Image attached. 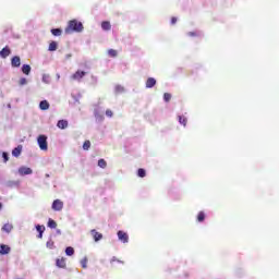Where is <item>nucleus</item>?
I'll list each match as a JSON object with an SVG mask.
<instances>
[{
  "label": "nucleus",
  "instance_id": "6",
  "mask_svg": "<svg viewBox=\"0 0 279 279\" xmlns=\"http://www.w3.org/2000/svg\"><path fill=\"white\" fill-rule=\"evenodd\" d=\"M118 239H119L122 243H129V234L125 233V232L122 231V230L118 231Z\"/></svg>",
  "mask_w": 279,
  "mask_h": 279
},
{
  "label": "nucleus",
  "instance_id": "27",
  "mask_svg": "<svg viewBox=\"0 0 279 279\" xmlns=\"http://www.w3.org/2000/svg\"><path fill=\"white\" fill-rule=\"evenodd\" d=\"M46 247H48L49 250H53L54 247L53 240H48V242H46Z\"/></svg>",
  "mask_w": 279,
  "mask_h": 279
},
{
  "label": "nucleus",
  "instance_id": "19",
  "mask_svg": "<svg viewBox=\"0 0 279 279\" xmlns=\"http://www.w3.org/2000/svg\"><path fill=\"white\" fill-rule=\"evenodd\" d=\"M50 33L54 36V37H60L62 35V31L60 28H52V31H50Z\"/></svg>",
  "mask_w": 279,
  "mask_h": 279
},
{
  "label": "nucleus",
  "instance_id": "5",
  "mask_svg": "<svg viewBox=\"0 0 279 279\" xmlns=\"http://www.w3.org/2000/svg\"><path fill=\"white\" fill-rule=\"evenodd\" d=\"M90 235L95 242H100L104 238L102 233H99L97 230H90Z\"/></svg>",
  "mask_w": 279,
  "mask_h": 279
},
{
  "label": "nucleus",
  "instance_id": "9",
  "mask_svg": "<svg viewBox=\"0 0 279 279\" xmlns=\"http://www.w3.org/2000/svg\"><path fill=\"white\" fill-rule=\"evenodd\" d=\"M12 68L21 66V58L19 56H14L11 60Z\"/></svg>",
  "mask_w": 279,
  "mask_h": 279
},
{
  "label": "nucleus",
  "instance_id": "1",
  "mask_svg": "<svg viewBox=\"0 0 279 279\" xmlns=\"http://www.w3.org/2000/svg\"><path fill=\"white\" fill-rule=\"evenodd\" d=\"M84 26L83 23L76 20L69 21L68 26L64 28V34L70 35L73 33L83 32Z\"/></svg>",
  "mask_w": 279,
  "mask_h": 279
},
{
  "label": "nucleus",
  "instance_id": "23",
  "mask_svg": "<svg viewBox=\"0 0 279 279\" xmlns=\"http://www.w3.org/2000/svg\"><path fill=\"white\" fill-rule=\"evenodd\" d=\"M204 219H206V214H204L203 211H199L197 215V221L202 223Z\"/></svg>",
  "mask_w": 279,
  "mask_h": 279
},
{
  "label": "nucleus",
  "instance_id": "7",
  "mask_svg": "<svg viewBox=\"0 0 279 279\" xmlns=\"http://www.w3.org/2000/svg\"><path fill=\"white\" fill-rule=\"evenodd\" d=\"M9 253H11V247L7 244H0V255H8Z\"/></svg>",
  "mask_w": 279,
  "mask_h": 279
},
{
  "label": "nucleus",
  "instance_id": "30",
  "mask_svg": "<svg viewBox=\"0 0 279 279\" xmlns=\"http://www.w3.org/2000/svg\"><path fill=\"white\" fill-rule=\"evenodd\" d=\"M84 150H89L90 148V141H85L84 145L82 146Z\"/></svg>",
  "mask_w": 279,
  "mask_h": 279
},
{
  "label": "nucleus",
  "instance_id": "29",
  "mask_svg": "<svg viewBox=\"0 0 279 279\" xmlns=\"http://www.w3.org/2000/svg\"><path fill=\"white\" fill-rule=\"evenodd\" d=\"M179 121L182 124V126H185L187 124V119L185 117L180 116Z\"/></svg>",
  "mask_w": 279,
  "mask_h": 279
},
{
  "label": "nucleus",
  "instance_id": "15",
  "mask_svg": "<svg viewBox=\"0 0 279 279\" xmlns=\"http://www.w3.org/2000/svg\"><path fill=\"white\" fill-rule=\"evenodd\" d=\"M36 231L39 232V234L37 235V239H43V234L45 232V227L44 226H36Z\"/></svg>",
  "mask_w": 279,
  "mask_h": 279
},
{
  "label": "nucleus",
  "instance_id": "35",
  "mask_svg": "<svg viewBox=\"0 0 279 279\" xmlns=\"http://www.w3.org/2000/svg\"><path fill=\"white\" fill-rule=\"evenodd\" d=\"M113 263L124 264V262H121V260L117 259V257H112L111 264H113Z\"/></svg>",
  "mask_w": 279,
  "mask_h": 279
},
{
  "label": "nucleus",
  "instance_id": "2",
  "mask_svg": "<svg viewBox=\"0 0 279 279\" xmlns=\"http://www.w3.org/2000/svg\"><path fill=\"white\" fill-rule=\"evenodd\" d=\"M48 137L47 135L40 134L37 136V145L39 146L40 150L47 151L48 150Z\"/></svg>",
  "mask_w": 279,
  "mask_h": 279
},
{
  "label": "nucleus",
  "instance_id": "12",
  "mask_svg": "<svg viewBox=\"0 0 279 279\" xmlns=\"http://www.w3.org/2000/svg\"><path fill=\"white\" fill-rule=\"evenodd\" d=\"M21 154H22V145H19L16 148L12 150V156L14 158H20Z\"/></svg>",
  "mask_w": 279,
  "mask_h": 279
},
{
  "label": "nucleus",
  "instance_id": "3",
  "mask_svg": "<svg viewBox=\"0 0 279 279\" xmlns=\"http://www.w3.org/2000/svg\"><path fill=\"white\" fill-rule=\"evenodd\" d=\"M64 208V202L61 199H54L52 203V209L53 211H62V209Z\"/></svg>",
  "mask_w": 279,
  "mask_h": 279
},
{
  "label": "nucleus",
  "instance_id": "38",
  "mask_svg": "<svg viewBox=\"0 0 279 279\" xmlns=\"http://www.w3.org/2000/svg\"><path fill=\"white\" fill-rule=\"evenodd\" d=\"M3 159H4V162H7L9 160V156L7 153H3Z\"/></svg>",
  "mask_w": 279,
  "mask_h": 279
},
{
  "label": "nucleus",
  "instance_id": "32",
  "mask_svg": "<svg viewBox=\"0 0 279 279\" xmlns=\"http://www.w3.org/2000/svg\"><path fill=\"white\" fill-rule=\"evenodd\" d=\"M86 264H88V259L86 257H84V259L81 260V266L82 268H86Z\"/></svg>",
  "mask_w": 279,
  "mask_h": 279
},
{
  "label": "nucleus",
  "instance_id": "14",
  "mask_svg": "<svg viewBox=\"0 0 279 279\" xmlns=\"http://www.w3.org/2000/svg\"><path fill=\"white\" fill-rule=\"evenodd\" d=\"M100 27L102 28V31H111V24L109 21H104L102 24H100Z\"/></svg>",
  "mask_w": 279,
  "mask_h": 279
},
{
  "label": "nucleus",
  "instance_id": "28",
  "mask_svg": "<svg viewBox=\"0 0 279 279\" xmlns=\"http://www.w3.org/2000/svg\"><path fill=\"white\" fill-rule=\"evenodd\" d=\"M171 100V94L170 93H163V101L170 102Z\"/></svg>",
  "mask_w": 279,
  "mask_h": 279
},
{
  "label": "nucleus",
  "instance_id": "18",
  "mask_svg": "<svg viewBox=\"0 0 279 279\" xmlns=\"http://www.w3.org/2000/svg\"><path fill=\"white\" fill-rule=\"evenodd\" d=\"M68 126V121L66 120H59L58 121V128L61 130H65Z\"/></svg>",
  "mask_w": 279,
  "mask_h": 279
},
{
  "label": "nucleus",
  "instance_id": "31",
  "mask_svg": "<svg viewBox=\"0 0 279 279\" xmlns=\"http://www.w3.org/2000/svg\"><path fill=\"white\" fill-rule=\"evenodd\" d=\"M146 173H145V170L144 168H140L138 169V178H145Z\"/></svg>",
  "mask_w": 279,
  "mask_h": 279
},
{
  "label": "nucleus",
  "instance_id": "4",
  "mask_svg": "<svg viewBox=\"0 0 279 279\" xmlns=\"http://www.w3.org/2000/svg\"><path fill=\"white\" fill-rule=\"evenodd\" d=\"M85 75H86V72L77 70L75 73H73L71 78L73 81L81 82V80H83Z\"/></svg>",
  "mask_w": 279,
  "mask_h": 279
},
{
  "label": "nucleus",
  "instance_id": "13",
  "mask_svg": "<svg viewBox=\"0 0 279 279\" xmlns=\"http://www.w3.org/2000/svg\"><path fill=\"white\" fill-rule=\"evenodd\" d=\"M57 267L62 268V269H64L66 267L64 257L57 259Z\"/></svg>",
  "mask_w": 279,
  "mask_h": 279
},
{
  "label": "nucleus",
  "instance_id": "25",
  "mask_svg": "<svg viewBox=\"0 0 279 279\" xmlns=\"http://www.w3.org/2000/svg\"><path fill=\"white\" fill-rule=\"evenodd\" d=\"M57 222H56V220H52V219H49L48 220V227L50 228V229H57Z\"/></svg>",
  "mask_w": 279,
  "mask_h": 279
},
{
  "label": "nucleus",
  "instance_id": "36",
  "mask_svg": "<svg viewBox=\"0 0 279 279\" xmlns=\"http://www.w3.org/2000/svg\"><path fill=\"white\" fill-rule=\"evenodd\" d=\"M105 114H106L108 118H111V117L113 116V113H112L111 110L105 111Z\"/></svg>",
  "mask_w": 279,
  "mask_h": 279
},
{
  "label": "nucleus",
  "instance_id": "22",
  "mask_svg": "<svg viewBox=\"0 0 279 279\" xmlns=\"http://www.w3.org/2000/svg\"><path fill=\"white\" fill-rule=\"evenodd\" d=\"M118 54H119V52L116 49L108 50L109 58H117Z\"/></svg>",
  "mask_w": 279,
  "mask_h": 279
},
{
  "label": "nucleus",
  "instance_id": "20",
  "mask_svg": "<svg viewBox=\"0 0 279 279\" xmlns=\"http://www.w3.org/2000/svg\"><path fill=\"white\" fill-rule=\"evenodd\" d=\"M22 72L25 75H29V73H31V65H27V64L22 65Z\"/></svg>",
  "mask_w": 279,
  "mask_h": 279
},
{
  "label": "nucleus",
  "instance_id": "16",
  "mask_svg": "<svg viewBox=\"0 0 279 279\" xmlns=\"http://www.w3.org/2000/svg\"><path fill=\"white\" fill-rule=\"evenodd\" d=\"M39 108L41 109V110H48L49 109V102L47 101V100H41L40 102H39Z\"/></svg>",
  "mask_w": 279,
  "mask_h": 279
},
{
  "label": "nucleus",
  "instance_id": "37",
  "mask_svg": "<svg viewBox=\"0 0 279 279\" xmlns=\"http://www.w3.org/2000/svg\"><path fill=\"white\" fill-rule=\"evenodd\" d=\"M175 23H178V17H171V24L174 25Z\"/></svg>",
  "mask_w": 279,
  "mask_h": 279
},
{
  "label": "nucleus",
  "instance_id": "8",
  "mask_svg": "<svg viewBox=\"0 0 279 279\" xmlns=\"http://www.w3.org/2000/svg\"><path fill=\"white\" fill-rule=\"evenodd\" d=\"M11 54V49L5 46L1 51H0V58H8Z\"/></svg>",
  "mask_w": 279,
  "mask_h": 279
},
{
  "label": "nucleus",
  "instance_id": "11",
  "mask_svg": "<svg viewBox=\"0 0 279 279\" xmlns=\"http://www.w3.org/2000/svg\"><path fill=\"white\" fill-rule=\"evenodd\" d=\"M156 78L149 77L146 80L145 87L146 88H153L156 85Z\"/></svg>",
  "mask_w": 279,
  "mask_h": 279
},
{
  "label": "nucleus",
  "instance_id": "34",
  "mask_svg": "<svg viewBox=\"0 0 279 279\" xmlns=\"http://www.w3.org/2000/svg\"><path fill=\"white\" fill-rule=\"evenodd\" d=\"M187 36H189V37H197L198 34H197L196 32H189V33H187Z\"/></svg>",
  "mask_w": 279,
  "mask_h": 279
},
{
  "label": "nucleus",
  "instance_id": "33",
  "mask_svg": "<svg viewBox=\"0 0 279 279\" xmlns=\"http://www.w3.org/2000/svg\"><path fill=\"white\" fill-rule=\"evenodd\" d=\"M26 84H27L26 78L22 77L21 80H19V85L24 86Z\"/></svg>",
  "mask_w": 279,
  "mask_h": 279
},
{
  "label": "nucleus",
  "instance_id": "26",
  "mask_svg": "<svg viewBox=\"0 0 279 279\" xmlns=\"http://www.w3.org/2000/svg\"><path fill=\"white\" fill-rule=\"evenodd\" d=\"M74 247H66V250H64V253L66 254V256L71 257L72 255H74Z\"/></svg>",
  "mask_w": 279,
  "mask_h": 279
},
{
  "label": "nucleus",
  "instance_id": "21",
  "mask_svg": "<svg viewBox=\"0 0 279 279\" xmlns=\"http://www.w3.org/2000/svg\"><path fill=\"white\" fill-rule=\"evenodd\" d=\"M57 49H58L57 41H52L49 44V48H48L49 51H57Z\"/></svg>",
  "mask_w": 279,
  "mask_h": 279
},
{
  "label": "nucleus",
  "instance_id": "17",
  "mask_svg": "<svg viewBox=\"0 0 279 279\" xmlns=\"http://www.w3.org/2000/svg\"><path fill=\"white\" fill-rule=\"evenodd\" d=\"M12 230L13 226L11 223H4V226L2 227L3 232L11 233Z\"/></svg>",
  "mask_w": 279,
  "mask_h": 279
},
{
  "label": "nucleus",
  "instance_id": "24",
  "mask_svg": "<svg viewBox=\"0 0 279 279\" xmlns=\"http://www.w3.org/2000/svg\"><path fill=\"white\" fill-rule=\"evenodd\" d=\"M98 167L102 168V169H106L107 168V161L105 159L100 158L98 160Z\"/></svg>",
  "mask_w": 279,
  "mask_h": 279
},
{
  "label": "nucleus",
  "instance_id": "39",
  "mask_svg": "<svg viewBox=\"0 0 279 279\" xmlns=\"http://www.w3.org/2000/svg\"><path fill=\"white\" fill-rule=\"evenodd\" d=\"M2 209V203H0V210Z\"/></svg>",
  "mask_w": 279,
  "mask_h": 279
},
{
  "label": "nucleus",
  "instance_id": "10",
  "mask_svg": "<svg viewBox=\"0 0 279 279\" xmlns=\"http://www.w3.org/2000/svg\"><path fill=\"white\" fill-rule=\"evenodd\" d=\"M19 174H21L22 177L32 174V169L26 167H21L19 168Z\"/></svg>",
  "mask_w": 279,
  "mask_h": 279
}]
</instances>
